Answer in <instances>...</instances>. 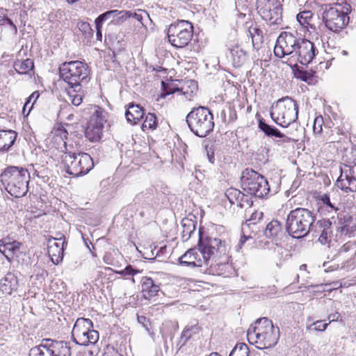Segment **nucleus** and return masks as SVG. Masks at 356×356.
I'll return each instance as SVG.
<instances>
[{
  "instance_id": "58",
  "label": "nucleus",
  "mask_w": 356,
  "mask_h": 356,
  "mask_svg": "<svg viewBox=\"0 0 356 356\" xmlns=\"http://www.w3.org/2000/svg\"><path fill=\"white\" fill-rule=\"evenodd\" d=\"M346 162H348L350 165H356V158L353 159L346 160Z\"/></svg>"
},
{
  "instance_id": "35",
  "label": "nucleus",
  "mask_w": 356,
  "mask_h": 356,
  "mask_svg": "<svg viewBox=\"0 0 356 356\" xmlns=\"http://www.w3.org/2000/svg\"><path fill=\"white\" fill-rule=\"evenodd\" d=\"M51 349L53 356H70L71 348L68 343L52 340Z\"/></svg>"
},
{
  "instance_id": "2",
  "label": "nucleus",
  "mask_w": 356,
  "mask_h": 356,
  "mask_svg": "<svg viewBox=\"0 0 356 356\" xmlns=\"http://www.w3.org/2000/svg\"><path fill=\"white\" fill-rule=\"evenodd\" d=\"M247 337L249 343L258 349L270 348L277 344L280 339V329L274 326L273 321L268 318H261L251 325Z\"/></svg>"
},
{
  "instance_id": "30",
  "label": "nucleus",
  "mask_w": 356,
  "mask_h": 356,
  "mask_svg": "<svg viewBox=\"0 0 356 356\" xmlns=\"http://www.w3.org/2000/svg\"><path fill=\"white\" fill-rule=\"evenodd\" d=\"M300 24L309 33H316V29L313 23L314 14L310 10H303L300 12L296 16Z\"/></svg>"
},
{
  "instance_id": "53",
  "label": "nucleus",
  "mask_w": 356,
  "mask_h": 356,
  "mask_svg": "<svg viewBox=\"0 0 356 356\" xmlns=\"http://www.w3.org/2000/svg\"><path fill=\"white\" fill-rule=\"evenodd\" d=\"M1 22H2L1 23V25H3V24H5V22H6L9 25H10V26H13V28H14L15 30H17V27H16V26L14 24V23L13 22V21H12L10 18H8V17H2V18L1 19Z\"/></svg>"
},
{
  "instance_id": "34",
  "label": "nucleus",
  "mask_w": 356,
  "mask_h": 356,
  "mask_svg": "<svg viewBox=\"0 0 356 356\" xmlns=\"http://www.w3.org/2000/svg\"><path fill=\"white\" fill-rule=\"evenodd\" d=\"M50 344H52L51 339H44L40 344L32 348L31 351L34 356H53Z\"/></svg>"
},
{
  "instance_id": "16",
  "label": "nucleus",
  "mask_w": 356,
  "mask_h": 356,
  "mask_svg": "<svg viewBox=\"0 0 356 356\" xmlns=\"http://www.w3.org/2000/svg\"><path fill=\"white\" fill-rule=\"evenodd\" d=\"M104 113L102 108L95 106V110L88 122L85 136L91 142H97L102 137L104 124L106 122Z\"/></svg>"
},
{
  "instance_id": "48",
  "label": "nucleus",
  "mask_w": 356,
  "mask_h": 356,
  "mask_svg": "<svg viewBox=\"0 0 356 356\" xmlns=\"http://www.w3.org/2000/svg\"><path fill=\"white\" fill-rule=\"evenodd\" d=\"M103 356H124L113 346L107 345L104 348Z\"/></svg>"
},
{
  "instance_id": "3",
  "label": "nucleus",
  "mask_w": 356,
  "mask_h": 356,
  "mask_svg": "<svg viewBox=\"0 0 356 356\" xmlns=\"http://www.w3.org/2000/svg\"><path fill=\"white\" fill-rule=\"evenodd\" d=\"M216 244L212 248L211 258L208 261L207 270L209 274L223 277H233L237 275V270L230 261L229 245L225 240L217 237Z\"/></svg>"
},
{
  "instance_id": "50",
  "label": "nucleus",
  "mask_w": 356,
  "mask_h": 356,
  "mask_svg": "<svg viewBox=\"0 0 356 356\" xmlns=\"http://www.w3.org/2000/svg\"><path fill=\"white\" fill-rule=\"evenodd\" d=\"M78 26L83 32L87 33L88 31H92L90 25L88 22H80L78 24Z\"/></svg>"
},
{
  "instance_id": "11",
  "label": "nucleus",
  "mask_w": 356,
  "mask_h": 356,
  "mask_svg": "<svg viewBox=\"0 0 356 356\" xmlns=\"http://www.w3.org/2000/svg\"><path fill=\"white\" fill-rule=\"evenodd\" d=\"M241 184L244 191L258 197H264L270 191L268 181L261 175L252 169L246 168L243 171Z\"/></svg>"
},
{
  "instance_id": "23",
  "label": "nucleus",
  "mask_w": 356,
  "mask_h": 356,
  "mask_svg": "<svg viewBox=\"0 0 356 356\" xmlns=\"http://www.w3.org/2000/svg\"><path fill=\"white\" fill-rule=\"evenodd\" d=\"M258 127L259 129L267 136H275L280 138V140L277 141L278 144L290 143L291 142H297L298 140V139L288 136L280 131L277 128L268 124L263 118L259 120Z\"/></svg>"
},
{
  "instance_id": "4",
  "label": "nucleus",
  "mask_w": 356,
  "mask_h": 356,
  "mask_svg": "<svg viewBox=\"0 0 356 356\" xmlns=\"http://www.w3.org/2000/svg\"><path fill=\"white\" fill-rule=\"evenodd\" d=\"M30 173L23 166L7 165L0 174V181L12 196L19 198L28 192Z\"/></svg>"
},
{
  "instance_id": "42",
  "label": "nucleus",
  "mask_w": 356,
  "mask_h": 356,
  "mask_svg": "<svg viewBox=\"0 0 356 356\" xmlns=\"http://www.w3.org/2000/svg\"><path fill=\"white\" fill-rule=\"evenodd\" d=\"M40 97V93L38 91H34L26 99L23 109H22V114L24 116H28L30 111H31L34 104Z\"/></svg>"
},
{
  "instance_id": "31",
  "label": "nucleus",
  "mask_w": 356,
  "mask_h": 356,
  "mask_svg": "<svg viewBox=\"0 0 356 356\" xmlns=\"http://www.w3.org/2000/svg\"><path fill=\"white\" fill-rule=\"evenodd\" d=\"M145 110L139 104L131 103L126 111L125 116L128 122L136 124L144 116Z\"/></svg>"
},
{
  "instance_id": "43",
  "label": "nucleus",
  "mask_w": 356,
  "mask_h": 356,
  "mask_svg": "<svg viewBox=\"0 0 356 356\" xmlns=\"http://www.w3.org/2000/svg\"><path fill=\"white\" fill-rule=\"evenodd\" d=\"M229 356H250V349L245 343H238L236 344Z\"/></svg>"
},
{
  "instance_id": "22",
  "label": "nucleus",
  "mask_w": 356,
  "mask_h": 356,
  "mask_svg": "<svg viewBox=\"0 0 356 356\" xmlns=\"http://www.w3.org/2000/svg\"><path fill=\"white\" fill-rule=\"evenodd\" d=\"M67 136L68 132L65 126L62 123L57 122L54 124L49 138L52 146L63 152L67 149L65 140Z\"/></svg>"
},
{
  "instance_id": "25",
  "label": "nucleus",
  "mask_w": 356,
  "mask_h": 356,
  "mask_svg": "<svg viewBox=\"0 0 356 356\" xmlns=\"http://www.w3.org/2000/svg\"><path fill=\"white\" fill-rule=\"evenodd\" d=\"M119 15V18H130L131 16V13L130 12H125V10L119 11L118 10H112L106 11V13L100 15L97 18H96L95 23L97 29L96 37L97 40L102 41V22L111 17H116Z\"/></svg>"
},
{
  "instance_id": "15",
  "label": "nucleus",
  "mask_w": 356,
  "mask_h": 356,
  "mask_svg": "<svg viewBox=\"0 0 356 356\" xmlns=\"http://www.w3.org/2000/svg\"><path fill=\"white\" fill-rule=\"evenodd\" d=\"M257 10L261 18L270 24H279L282 20V5L280 0H257Z\"/></svg>"
},
{
  "instance_id": "61",
  "label": "nucleus",
  "mask_w": 356,
  "mask_h": 356,
  "mask_svg": "<svg viewBox=\"0 0 356 356\" xmlns=\"http://www.w3.org/2000/svg\"><path fill=\"white\" fill-rule=\"evenodd\" d=\"M138 320L140 322H143V323L147 321L145 316H141V317L138 318Z\"/></svg>"
},
{
  "instance_id": "7",
  "label": "nucleus",
  "mask_w": 356,
  "mask_h": 356,
  "mask_svg": "<svg viewBox=\"0 0 356 356\" xmlns=\"http://www.w3.org/2000/svg\"><path fill=\"white\" fill-rule=\"evenodd\" d=\"M186 122L191 131L199 137L207 136L213 130L215 124L213 114L204 106L193 108L187 115Z\"/></svg>"
},
{
  "instance_id": "52",
  "label": "nucleus",
  "mask_w": 356,
  "mask_h": 356,
  "mask_svg": "<svg viewBox=\"0 0 356 356\" xmlns=\"http://www.w3.org/2000/svg\"><path fill=\"white\" fill-rule=\"evenodd\" d=\"M191 335L188 330H184L181 335V339L184 341V343H185L191 338Z\"/></svg>"
},
{
  "instance_id": "44",
  "label": "nucleus",
  "mask_w": 356,
  "mask_h": 356,
  "mask_svg": "<svg viewBox=\"0 0 356 356\" xmlns=\"http://www.w3.org/2000/svg\"><path fill=\"white\" fill-rule=\"evenodd\" d=\"M350 252V254L354 255V259H356V242L355 241H348L339 250V255L344 256L346 253Z\"/></svg>"
},
{
  "instance_id": "38",
  "label": "nucleus",
  "mask_w": 356,
  "mask_h": 356,
  "mask_svg": "<svg viewBox=\"0 0 356 356\" xmlns=\"http://www.w3.org/2000/svg\"><path fill=\"white\" fill-rule=\"evenodd\" d=\"M248 32L254 47H259L263 43V31L257 24H252L248 27Z\"/></svg>"
},
{
  "instance_id": "64",
  "label": "nucleus",
  "mask_w": 356,
  "mask_h": 356,
  "mask_svg": "<svg viewBox=\"0 0 356 356\" xmlns=\"http://www.w3.org/2000/svg\"><path fill=\"white\" fill-rule=\"evenodd\" d=\"M209 356H222L218 353H212Z\"/></svg>"
},
{
  "instance_id": "14",
  "label": "nucleus",
  "mask_w": 356,
  "mask_h": 356,
  "mask_svg": "<svg viewBox=\"0 0 356 356\" xmlns=\"http://www.w3.org/2000/svg\"><path fill=\"white\" fill-rule=\"evenodd\" d=\"M297 31H282L277 38L274 47V54L276 57L282 58L289 56L291 59L293 54H296V49L298 47L300 40Z\"/></svg>"
},
{
  "instance_id": "24",
  "label": "nucleus",
  "mask_w": 356,
  "mask_h": 356,
  "mask_svg": "<svg viewBox=\"0 0 356 356\" xmlns=\"http://www.w3.org/2000/svg\"><path fill=\"white\" fill-rule=\"evenodd\" d=\"M140 285L142 297L147 300H153L161 291L160 285L156 284L152 277L147 276L141 278Z\"/></svg>"
},
{
  "instance_id": "10",
  "label": "nucleus",
  "mask_w": 356,
  "mask_h": 356,
  "mask_svg": "<svg viewBox=\"0 0 356 356\" xmlns=\"http://www.w3.org/2000/svg\"><path fill=\"white\" fill-rule=\"evenodd\" d=\"M194 28L191 22L177 20L172 23L167 31L169 43L176 49H183L188 45L193 37Z\"/></svg>"
},
{
  "instance_id": "29",
  "label": "nucleus",
  "mask_w": 356,
  "mask_h": 356,
  "mask_svg": "<svg viewBox=\"0 0 356 356\" xmlns=\"http://www.w3.org/2000/svg\"><path fill=\"white\" fill-rule=\"evenodd\" d=\"M17 277L11 273H7L0 282V289L6 295H10L17 289Z\"/></svg>"
},
{
  "instance_id": "21",
  "label": "nucleus",
  "mask_w": 356,
  "mask_h": 356,
  "mask_svg": "<svg viewBox=\"0 0 356 356\" xmlns=\"http://www.w3.org/2000/svg\"><path fill=\"white\" fill-rule=\"evenodd\" d=\"M22 243L10 237L0 240V252L2 253L8 261L17 259L21 254Z\"/></svg>"
},
{
  "instance_id": "36",
  "label": "nucleus",
  "mask_w": 356,
  "mask_h": 356,
  "mask_svg": "<svg viewBox=\"0 0 356 356\" xmlns=\"http://www.w3.org/2000/svg\"><path fill=\"white\" fill-rule=\"evenodd\" d=\"M230 59L234 67H240L246 62V54L244 51L236 47L230 49Z\"/></svg>"
},
{
  "instance_id": "56",
  "label": "nucleus",
  "mask_w": 356,
  "mask_h": 356,
  "mask_svg": "<svg viewBox=\"0 0 356 356\" xmlns=\"http://www.w3.org/2000/svg\"><path fill=\"white\" fill-rule=\"evenodd\" d=\"M131 13V16L130 17H135L138 20H140L141 17L139 14H137L136 13H132L131 11H129Z\"/></svg>"
},
{
  "instance_id": "5",
  "label": "nucleus",
  "mask_w": 356,
  "mask_h": 356,
  "mask_svg": "<svg viewBox=\"0 0 356 356\" xmlns=\"http://www.w3.org/2000/svg\"><path fill=\"white\" fill-rule=\"evenodd\" d=\"M351 6L346 0H338L328 4L323 13L325 27L333 33H339L349 24Z\"/></svg>"
},
{
  "instance_id": "41",
  "label": "nucleus",
  "mask_w": 356,
  "mask_h": 356,
  "mask_svg": "<svg viewBox=\"0 0 356 356\" xmlns=\"http://www.w3.org/2000/svg\"><path fill=\"white\" fill-rule=\"evenodd\" d=\"M176 92H179V87L175 86L172 81H161V93L159 95V98L164 99L168 95L173 94Z\"/></svg>"
},
{
  "instance_id": "13",
  "label": "nucleus",
  "mask_w": 356,
  "mask_h": 356,
  "mask_svg": "<svg viewBox=\"0 0 356 356\" xmlns=\"http://www.w3.org/2000/svg\"><path fill=\"white\" fill-rule=\"evenodd\" d=\"M73 341L81 346L95 344L99 340V332L94 330L89 318H78L72 330Z\"/></svg>"
},
{
  "instance_id": "1",
  "label": "nucleus",
  "mask_w": 356,
  "mask_h": 356,
  "mask_svg": "<svg viewBox=\"0 0 356 356\" xmlns=\"http://www.w3.org/2000/svg\"><path fill=\"white\" fill-rule=\"evenodd\" d=\"M216 236L209 229L205 230L201 227L199 229V250L190 249L179 258V262L186 266L202 267L207 266L208 261L211 258L212 248L216 244Z\"/></svg>"
},
{
  "instance_id": "59",
  "label": "nucleus",
  "mask_w": 356,
  "mask_h": 356,
  "mask_svg": "<svg viewBox=\"0 0 356 356\" xmlns=\"http://www.w3.org/2000/svg\"><path fill=\"white\" fill-rule=\"evenodd\" d=\"M319 65H320V67L321 68L322 66H325V68H327L328 67V62H326V63H324V62H321L319 63Z\"/></svg>"
},
{
  "instance_id": "26",
  "label": "nucleus",
  "mask_w": 356,
  "mask_h": 356,
  "mask_svg": "<svg viewBox=\"0 0 356 356\" xmlns=\"http://www.w3.org/2000/svg\"><path fill=\"white\" fill-rule=\"evenodd\" d=\"M67 85L65 92L69 101L75 106L81 105L85 97V91L81 83H67Z\"/></svg>"
},
{
  "instance_id": "63",
  "label": "nucleus",
  "mask_w": 356,
  "mask_h": 356,
  "mask_svg": "<svg viewBox=\"0 0 356 356\" xmlns=\"http://www.w3.org/2000/svg\"><path fill=\"white\" fill-rule=\"evenodd\" d=\"M194 229H195V225L192 223V228L191 229L188 228V232L189 234H191V232H193L194 231Z\"/></svg>"
},
{
  "instance_id": "47",
  "label": "nucleus",
  "mask_w": 356,
  "mask_h": 356,
  "mask_svg": "<svg viewBox=\"0 0 356 356\" xmlns=\"http://www.w3.org/2000/svg\"><path fill=\"white\" fill-rule=\"evenodd\" d=\"M321 201L323 202L325 209L328 212L337 211L338 208L330 202V196L327 194H324L320 197Z\"/></svg>"
},
{
  "instance_id": "49",
  "label": "nucleus",
  "mask_w": 356,
  "mask_h": 356,
  "mask_svg": "<svg viewBox=\"0 0 356 356\" xmlns=\"http://www.w3.org/2000/svg\"><path fill=\"white\" fill-rule=\"evenodd\" d=\"M328 324L329 323H324L323 321H316L313 324H312L310 327H314L313 330L315 331L322 332L327 328Z\"/></svg>"
},
{
  "instance_id": "60",
  "label": "nucleus",
  "mask_w": 356,
  "mask_h": 356,
  "mask_svg": "<svg viewBox=\"0 0 356 356\" xmlns=\"http://www.w3.org/2000/svg\"><path fill=\"white\" fill-rule=\"evenodd\" d=\"M104 262H106V264H111V265H113V266H115L114 264L111 263V262H109L108 261V257L107 256H105L104 258Z\"/></svg>"
},
{
  "instance_id": "27",
  "label": "nucleus",
  "mask_w": 356,
  "mask_h": 356,
  "mask_svg": "<svg viewBox=\"0 0 356 356\" xmlns=\"http://www.w3.org/2000/svg\"><path fill=\"white\" fill-rule=\"evenodd\" d=\"M198 90L197 82L194 80H187L182 83L179 92L186 101H193Z\"/></svg>"
},
{
  "instance_id": "54",
  "label": "nucleus",
  "mask_w": 356,
  "mask_h": 356,
  "mask_svg": "<svg viewBox=\"0 0 356 356\" xmlns=\"http://www.w3.org/2000/svg\"><path fill=\"white\" fill-rule=\"evenodd\" d=\"M251 238H252L251 236H245V234H243L239 241V245H242L246 241Z\"/></svg>"
},
{
  "instance_id": "62",
  "label": "nucleus",
  "mask_w": 356,
  "mask_h": 356,
  "mask_svg": "<svg viewBox=\"0 0 356 356\" xmlns=\"http://www.w3.org/2000/svg\"><path fill=\"white\" fill-rule=\"evenodd\" d=\"M138 320L140 322H143V323L147 321L145 316H141V317L138 318Z\"/></svg>"
},
{
  "instance_id": "51",
  "label": "nucleus",
  "mask_w": 356,
  "mask_h": 356,
  "mask_svg": "<svg viewBox=\"0 0 356 356\" xmlns=\"http://www.w3.org/2000/svg\"><path fill=\"white\" fill-rule=\"evenodd\" d=\"M300 78L304 81L312 80V75L307 72H300Z\"/></svg>"
},
{
  "instance_id": "32",
  "label": "nucleus",
  "mask_w": 356,
  "mask_h": 356,
  "mask_svg": "<svg viewBox=\"0 0 356 356\" xmlns=\"http://www.w3.org/2000/svg\"><path fill=\"white\" fill-rule=\"evenodd\" d=\"M282 232V223L277 220H272L266 225L264 233L268 238L273 240L280 237Z\"/></svg>"
},
{
  "instance_id": "40",
  "label": "nucleus",
  "mask_w": 356,
  "mask_h": 356,
  "mask_svg": "<svg viewBox=\"0 0 356 356\" xmlns=\"http://www.w3.org/2000/svg\"><path fill=\"white\" fill-rule=\"evenodd\" d=\"M108 270H113L115 273L120 275L124 279H128L130 276H131V282L135 283L136 280L134 278V276L136 274L140 273L143 270L134 268L131 265H127L122 270H113L111 268H106Z\"/></svg>"
},
{
  "instance_id": "45",
  "label": "nucleus",
  "mask_w": 356,
  "mask_h": 356,
  "mask_svg": "<svg viewBox=\"0 0 356 356\" xmlns=\"http://www.w3.org/2000/svg\"><path fill=\"white\" fill-rule=\"evenodd\" d=\"M332 233L331 222H328V225H325L321 231L318 238L319 242L323 245L328 243L330 241Z\"/></svg>"
},
{
  "instance_id": "33",
  "label": "nucleus",
  "mask_w": 356,
  "mask_h": 356,
  "mask_svg": "<svg viewBox=\"0 0 356 356\" xmlns=\"http://www.w3.org/2000/svg\"><path fill=\"white\" fill-rule=\"evenodd\" d=\"M343 221H342V218L339 219L337 232L341 236H350L355 230L352 218L349 215H347L343 217Z\"/></svg>"
},
{
  "instance_id": "28",
  "label": "nucleus",
  "mask_w": 356,
  "mask_h": 356,
  "mask_svg": "<svg viewBox=\"0 0 356 356\" xmlns=\"http://www.w3.org/2000/svg\"><path fill=\"white\" fill-rule=\"evenodd\" d=\"M17 133L14 130H0V152H7L14 145Z\"/></svg>"
},
{
  "instance_id": "9",
  "label": "nucleus",
  "mask_w": 356,
  "mask_h": 356,
  "mask_svg": "<svg viewBox=\"0 0 356 356\" xmlns=\"http://www.w3.org/2000/svg\"><path fill=\"white\" fill-rule=\"evenodd\" d=\"M61 159L66 172L74 177L86 175L94 167L93 160L87 153L75 154L65 152Z\"/></svg>"
},
{
  "instance_id": "39",
  "label": "nucleus",
  "mask_w": 356,
  "mask_h": 356,
  "mask_svg": "<svg viewBox=\"0 0 356 356\" xmlns=\"http://www.w3.org/2000/svg\"><path fill=\"white\" fill-rule=\"evenodd\" d=\"M158 119L154 113H148L142 124L141 129L144 132L153 131L158 127Z\"/></svg>"
},
{
  "instance_id": "8",
  "label": "nucleus",
  "mask_w": 356,
  "mask_h": 356,
  "mask_svg": "<svg viewBox=\"0 0 356 356\" xmlns=\"http://www.w3.org/2000/svg\"><path fill=\"white\" fill-rule=\"evenodd\" d=\"M273 120L282 127H287L295 122L298 117V104L291 97L279 99L270 111Z\"/></svg>"
},
{
  "instance_id": "55",
  "label": "nucleus",
  "mask_w": 356,
  "mask_h": 356,
  "mask_svg": "<svg viewBox=\"0 0 356 356\" xmlns=\"http://www.w3.org/2000/svg\"><path fill=\"white\" fill-rule=\"evenodd\" d=\"M90 243V245H92V248H90L89 247V245H88V247L89 250H90V252H91V254H92V255L93 257H97V252H96L95 248L94 247V245H92V243Z\"/></svg>"
},
{
  "instance_id": "17",
  "label": "nucleus",
  "mask_w": 356,
  "mask_h": 356,
  "mask_svg": "<svg viewBox=\"0 0 356 356\" xmlns=\"http://www.w3.org/2000/svg\"><path fill=\"white\" fill-rule=\"evenodd\" d=\"M296 54L291 56L293 61H298L302 65H307L312 61L316 56V48L313 42L307 39L300 40L296 49Z\"/></svg>"
},
{
  "instance_id": "12",
  "label": "nucleus",
  "mask_w": 356,
  "mask_h": 356,
  "mask_svg": "<svg viewBox=\"0 0 356 356\" xmlns=\"http://www.w3.org/2000/svg\"><path fill=\"white\" fill-rule=\"evenodd\" d=\"M60 79L66 83H82L90 75L88 65L80 60L63 63L59 67Z\"/></svg>"
},
{
  "instance_id": "20",
  "label": "nucleus",
  "mask_w": 356,
  "mask_h": 356,
  "mask_svg": "<svg viewBox=\"0 0 356 356\" xmlns=\"http://www.w3.org/2000/svg\"><path fill=\"white\" fill-rule=\"evenodd\" d=\"M229 203L241 209H248L253 204L251 195L245 194L236 188H229L225 193Z\"/></svg>"
},
{
  "instance_id": "46",
  "label": "nucleus",
  "mask_w": 356,
  "mask_h": 356,
  "mask_svg": "<svg viewBox=\"0 0 356 356\" xmlns=\"http://www.w3.org/2000/svg\"><path fill=\"white\" fill-rule=\"evenodd\" d=\"M324 125V119L322 115L316 116L314 120L313 132L316 136L323 134V127Z\"/></svg>"
},
{
  "instance_id": "37",
  "label": "nucleus",
  "mask_w": 356,
  "mask_h": 356,
  "mask_svg": "<svg viewBox=\"0 0 356 356\" xmlns=\"http://www.w3.org/2000/svg\"><path fill=\"white\" fill-rule=\"evenodd\" d=\"M13 67L18 74H26L33 69L34 63L30 58L17 60L13 64Z\"/></svg>"
},
{
  "instance_id": "6",
  "label": "nucleus",
  "mask_w": 356,
  "mask_h": 356,
  "mask_svg": "<svg viewBox=\"0 0 356 356\" xmlns=\"http://www.w3.org/2000/svg\"><path fill=\"white\" fill-rule=\"evenodd\" d=\"M315 220L312 212L305 208H297L287 216L286 229L293 238H302L307 234Z\"/></svg>"
},
{
  "instance_id": "57",
  "label": "nucleus",
  "mask_w": 356,
  "mask_h": 356,
  "mask_svg": "<svg viewBox=\"0 0 356 356\" xmlns=\"http://www.w3.org/2000/svg\"><path fill=\"white\" fill-rule=\"evenodd\" d=\"M208 156H209V161L212 163H214V161H215V157H214V153L212 152L211 154H208Z\"/></svg>"
},
{
  "instance_id": "18",
  "label": "nucleus",
  "mask_w": 356,
  "mask_h": 356,
  "mask_svg": "<svg viewBox=\"0 0 356 356\" xmlns=\"http://www.w3.org/2000/svg\"><path fill=\"white\" fill-rule=\"evenodd\" d=\"M67 244L65 235H60V238H53V236L49 238L47 252L53 264L57 265L63 261L64 250Z\"/></svg>"
},
{
  "instance_id": "19",
  "label": "nucleus",
  "mask_w": 356,
  "mask_h": 356,
  "mask_svg": "<svg viewBox=\"0 0 356 356\" xmlns=\"http://www.w3.org/2000/svg\"><path fill=\"white\" fill-rule=\"evenodd\" d=\"M348 169H341L340 176L336 181V186L343 193L349 194L356 192V177L350 166L346 165Z\"/></svg>"
}]
</instances>
